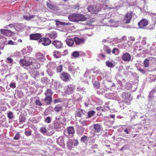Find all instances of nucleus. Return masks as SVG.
<instances>
[{
  "instance_id": "obj_15",
  "label": "nucleus",
  "mask_w": 156,
  "mask_h": 156,
  "mask_svg": "<svg viewBox=\"0 0 156 156\" xmlns=\"http://www.w3.org/2000/svg\"><path fill=\"white\" fill-rule=\"evenodd\" d=\"M30 39L32 40H37L41 37V35L40 34L37 33L30 34Z\"/></svg>"
},
{
  "instance_id": "obj_42",
  "label": "nucleus",
  "mask_w": 156,
  "mask_h": 156,
  "mask_svg": "<svg viewBox=\"0 0 156 156\" xmlns=\"http://www.w3.org/2000/svg\"><path fill=\"white\" fill-rule=\"evenodd\" d=\"M132 87L131 84L129 83H126L125 85V87L126 89L127 90H130L131 89Z\"/></svg>"
},
{
  "instance_id": "obj_55",
  "label": "nucleus",
  "mask_w": 156,
  "mask_h": 156,
  "mask_svg": "<svg viewBox=\"0 0 156 156\" xmlns=\"http://www.w3.org/2000/svg\"><path fill=\"white\" fill-rule=\"evenodd\" d=\"M7 44L9 45H16V43L14 42L13 41H12L10 40L9 41Z\"/></svg>"
},
{
  "instance_id": "obj_5",
  "label": "nucleus",
  "mask_w": 156,
  "mask_h": 156,
  "mask_svg": "<svg viewBox=\"0 0 156 156\" xmlns=\"http://www.w3.org/2000/svg\"><path fill=\"white\" fill-rule=\"evenodd\" d=\"M87 9L89 12L92 14H95L101 10V8L99 5H97L89 6Z\"/></svg>"
},
{
  "instance_id": "obj_33",
  "label": "nucleus",
  "mask_w": 156,
  "mask_h": 156,
  "mask_svg": "<svg viewBox=\"0 0 156 156\" xmlns=\"http://www.w3.org/2000/svg\"><path fill=\"white\" fill-rule=\"evenodd\" d=\"M53 94V93L51 89H47L45 93V97H51V95Z\"/></svg>"
},
{
  "instance_id": "obj_21",
  "label": "nucleus",
  "mask_w": 156,
  "mask_h": 156,
  "mask_svg": "<svg viewBox=\"0 0 156 156\" xmlns=\"http://www.w3.org/2000/svg\"><path fill=\"white\" fill-rule=\"evenodd\" d=\"M72 97L75 101H81L82 98V97L77 93L73 94Z\"/></svg>"
},
{
  "instance_id": "obj_34",
  "label": "nucleus",
  "mask_w": 156,
  "mask_h": 156,
  "mask_svg": "<svg viewBox=\"0 0 156 156\" xmlns=\"http://www.w3.org/2000/svg\"><path fill=\"white\" fill-rule=\"evenodd\" d=\"M106 64L108 67L110 68H113L115 66V65L112 62L109 61H106Z\"/></svg>"
},
{
  "instance_id": "obj_28",
  "label": "nucleus",
  "mask_w": 156,
  "mask_h": 156,
  "mask_svg": "<svg viewBox=\"0 0 156 156\" xmlns=\"http://www.w3.org/2000/svg\"><path fill=\"white\" fill-rule=\"evenodd\" d=\"M67 147L69 149H71L73 147V144L72 140L69 139L67 141Z\"/></svg>"
},
{
  "instance_id": "obj_19",
  "label": "nucleus",
  "mask_w": 156,
  "mask_h": 156,
  "mask_svg": "<svg viewBox=\"0 0 156 156\" xmlns=\"http://www.w3.org/2000/svg\"><path fill=\"white\" fill-rule=\"evenodd\" d=\"M46 36L50 37L51 38L55 39L57 37L58 34L56 32L52 31L50 33L47 34Z\"/></svg>"
},
{
  "instance_id": "obj_10",
  "label": "nucleus",
  "mask_w": 156,
  "mask_h": 156,
  "mask_svg": "<svg viewBox=\"0 0 156 156\" xmlns=\"http://www.w3.org/2000/svg\"><path fill=\"white\" fill-rule=\"evenodd\" d=\"M60 77L63 81H67L70 77L69 74L67 73L63 72L61 74Z\"/></svg>"
},
{
  "instance_id": "obj_24",
  "label": "nucleus",
  "mask_w": 156,
  "mask_h": 156,
  "mask_svg": "<svg viewBox=\"0 0 156 156\" xmlns=\"http://www.w3.org/2000/svg\"><path fill=\"white\" fill-rule=\"evenodd\" d=\"M57 143L61 146H64L65 144L63 140V139L62 137H60L57 140Z\"/></svg>"
},
{
  "instance_id": "obj_54",
  "label": "nucleus",
  "mask_w": 156,
  "mask_h": 156,
  "mask_svg": "<svg viewBox=\"0 0 156 156\" xmlns=\"http://www.w3.org/2000/svg\"><path fill=\"white\" fill-rule=\"evenodd\" d=\"M149 61L147 59H146L144 62V65L145 67H147L149 66Z\"/></svg>"
},
{
  "instance_id": "obj_36",
  "label": "nucleus",
  "mask_w": 156,
  "mask_h": 156,
  "mask_svg": "<svg viewBox=\"0 0 156 156\" xmlns=\"http://www.w3.org/2000/svg\"><path fill=\"white\" fill-rule=\"evenodd\" d=\"M156 91L154 89H152L150 93L149 98L151 100L154 98L153 94L155 93Z\"/></svg>"
},
{
  "instance_id": "obj_1",
  "label": "nucleus",
  "mask_w": 156,
  "mask_h": 156,
  "mask_svg": "<svg viewBox=\"0 0 156 156\" xmlns=\"http://www.w3.org/2000/svg\"><path fill=\"white\" fill-rule=\"evenodd\" d=\"M121 97L123 99V100L120 103V107L122 109H124L126 107L124 105H129L130 104V102L133 98L129 93L125 92L122 93Z\"/></svg>"
},
{
  "instance_id": "obj_44",
  "label": "nucleus",
  "mask_w": 156,
  "mask_h": 156,
  "mask_svg": "<svg viewBox=\"0 0 156 156\" xmlns=\"http://www.w3.org/2000/svg\"><path fill=\"white\" fill-rule=\"evenodd\" d=\"M95 113V111H91L88 112V117L90 118L91 117L93 116L94 115Z\"/></svg>"
},
{
  "instance_id": "obj_51",
  "label": "nucleus",
  "mask_w": 156,
  "mask_h": 156,
  "mask_svg": "<svg viewBox=\"0 0 156 156\" xmlns=\"http://www.w3.org/2000/svg\"><path fill=\"white\" fill-rule=\"evenodd\" d=\"M76 90L77 91H79L82 94H83L84 92V89L83 88L78 87L77 88Z\"/></svg>"
},
{
  "instance_id": "obj_3",
  "label": "nucleus",
  "mask_w": 156,
  "mask_h": 156,
  "mask_svg": "<svg viewBox=\"0 0 156 156\" xmlns=\"http://www.w3.org/2000/svg\"><path fill=\"white\" fill-rule=\"evenodd\" d=\"M75 89V86L74 85L69 84L64 87V93L66 95L71 94L74 92Z\"/></svg>"
},
{
  "instance_id": "obj_29",
  "label": "nucleus",
  "mask_w": 156,
  "mask_h": 156,
  "mask_svg": "<svg viewBox=\"0 0 156 156\" xmlns=\"http://www.w3.org/2000/svg\"><path fill=\"white\" fill-rule=\"evenodd\" d=\"M84 111L82 109H78L76 111V116L79 117H81L84 114Z\"/></svg>"
},
{
  "instance_id": "obj_30",
  "label": "nucleus",
  "mask_w": 156,
  "mask_h": 156,
  "mask_svg": "<svg viewBox=\"0 0 156 156\" xmlns=\"http://www.w3.org/2000/svg\"><path fill=\"white\" fill-rule=\"evenodd\" d=\"M53 56L56 58H59L61 57V55L59 51H55L53 53Z\"/></svg>"
},
{
  "instance_id": "obj_12",
  "label": "nucleus",
  "mask_w": 156,
  "mask_h": 156,
  "mask_svg": "<svg viewBox=\"0 0 156 156\" xmlns=\"http://www.w3.org/2000/svg\"><path fill=\"white\" fill-rule=\"evenodd\" d=\"M52 44L57 48H61L63 46V43L60 41L55 40L53 41Z\"/></svg>"
},
{
  "instance_id": "obj_39",
  "label": "nucleus",
  "mask_w": 156,
  "mask_h": 156,
  "mask_svg": "<svg viewBox=\"0 0 156 156\" xmlns=\"http://www.w3.org/2000/svg\"><path fill=\"white\" fill-rule=\"evenodd\" d=\"M79 55V52L77 51H75L72 54V56L75 58L78 57Z\"/></svg>"
},
{
  "instance_id": "obj_31",
  "label": "nucleus",
  "mask_w": 156,
  "mask_h": 156,
  "mask_svg": "<svg viewBox=\"0 0 156 156\" xmlns=\"http://www.w3.org/2000/svg\"><path fill=\"white\" fill-rule=\"evenodd\" d=\"M67 131L69 134L73 135L75 132V130L73 127H69L67 129Z\"/></svg>"
},
{
  "instance_id": "obj_60",
  "label": "nucleus",
  "mask_w": 156,
  "mask_h": 156,
  "mask_svg": "<svg viewBox=\"0 0 156 156\" xmlns=\"http://www.w3.org/2000/svg\"><path fill=\"white\" fill-rule=\"evenodd\" d=\"M135 40V38L133 37H130V40L128 41H129L130 43L132 44L133 42Z\"/></svg>"
},
{
  "instance_id": "obj_18",
  "label": "nucleus",
  "mask_w": 156,
  "mask_h": 156,
  "mask_svg": "<svg viewBox=\"0 0 156 156\" xmlns=\"http://www.w3.org/2000/svg\"><path fill=\"white\" fill-rule=\"evenodd\" d=\"M94 131L95 132L98 133L101 131V126L98 124H95L93 125Z\"/></svg>"
},
{
  "instance_id": "obj_9",
  "label": "nucleus",
  "mask_w": 156,
  "mask_h": 156,
  "mask_svg": "<svg viewBox=\"0 0 156 156\" xmlns=\"http://www.w3.org/2000/svg\"><path fill=\"white\" fill-rule=\"evenodd\" d=\"M122 59L125 62H129L132 60L133 59L131 58L130 55L128 53H124L122 57Z\"/></svg>"
},
{
  "instance_id": "obj_26",
  "label": "nucleus",
  "mask_w": 156,
  "mask_h": 156,
  "mask_svg": "<svg viewBox=\"0 0 156 156\" xmlns=\"http://www.w3.org/2000/svg\"><path fill=\"white\" fill-rule=\"evenodd\" d=\"M132 44L130 43L129 41H128L127 43L125 42L123 43L122 45H120L122 46H121V48L126 49L129 47L131 46Z\"/></svg>"
},
{
  "instance_id": "obj_38",
  "label": "nucleus",
  "mask_w": 156,
  "mask_h": 156,
  "mask_svg": "<svg viewBox=\"0 0 156 156\" xmlns=\"http://www.w3.org/2000/svg\"><path fill=\"white\" fill-rule=\"evenodd\" d=\"M112 52L113 54L115 55H118L119 53V50L117 48H114L112 50Z\"/></svg>"
},
{
  "instance_id": "obj_58",
  "label": "nucleus",
  "mask_w": 156,
  "mask_h": 156,
  "mask_svg": "<svg viewBox=\"0 0 156 156\" xmlns=\"http://www.w3.org/2000/svg\"><path fill=\"white\" fill-rule=\"evenodd\" d=\"M62 65H60L58 66L57 68V70L58 72H60L62 70Z\"/></svg>"
},
{
  "instance_id": "obj_56",
  "label": "nucleus",
  "mask_w": 156,
  "mask_h": 156,
  "mask_svg": "<svg viewBox=\"0 0 156 156\" xmlns=\"http://www.w3.org/2000/svg\"><path fill=\"white\" fill-rule=\"evenodd\" d=\"M62 108L61 107L56 106L54 108L55 111L56 112H59Z\"/></svg>"
},
{
  "instance_id": "obj_13",
  "label": "nucleus",
  "mask_w": 156,
  "mask_h": 156,
  "mask_svg": "<svg viewBox=\"0 0 156 156\" xmlns=\"http://www.w3.org/2000/svg\"><path fill=\"white\" fill-rule=\"evenodd\" d=\"M0 31L3 35L8 37L11 36L13 34V32L10 30L1 29Z\"/></svg>"
},
{
  "instance_id": "obj_4",
  "label": "nucleus",
  "mask_w": 156,
  "mask_h": 156,
  "mask_svg": "<svg viewBox=\"0 0 156 156\" xmlns=\"http://www.w3.org/2000/svg\"><path fill=\"white\" fill-rule=\"evenodd\" d=\"M34 60L33 58L27 57L23 59L20 60V63L22 66H28L32 64Z\"/></svg>"
},
{
  "instance_id": "obj_6",
  "label": "nucleus",
  "mask_w": 156,
  "mask_h": 156,
  "mask_svg": "<svg viewBox=\"0 0 156 156\" xmlns=\"http://www.w3.org/2000/svg\"><path fill=\"white\" fill-rule=\"evenodd\" d=\"M40 44L44 46H47L51 43V41L48 38L42 37L39 41Z\"/></svg>"
},
{
  "instance_id": "obj_48",
  "label": "nucleus",
  "mask_w": 156,
  "mask_h": 156,
  "mask_svg": "<svg viewBox=\"0 0 156 156\" xmlns=\"http://www.w3.org/2000/svg\"><path fill=\"white\" fill-rule=\"evenodd\" d=\"M124 131L126 134H129L130 133L131 130L129 128H126Z\"/></svg>"
},
{
  "instance_id": "obj_17",
  "label": "nucleus",
  "mask_w": 156,
  "mask_h": 156,
  "mask_svg": "<svg viewBox=\"0 0 156 156\" xmlns=\"http://www.w3.org/2000/svg\"><path fill=\"white\" fill-rule=\"evenodd\" d=\"M74 41L76 45L83 44L85 41L84 40L83 38L75 37L74 38Z\"/></svg>"
},
{
  "instance_id": "obj_49",
  "label": "nucleus",
  "mask_w": 156,
  "mask_h": 156,
  "mask_svg": "<svg viewBox=\"0 0 156 156\" xmlns=\"http://www.w3.org/2000/svg\"><path fill=\"white\" fill-rule=\"evenodd\" d=\"M19 120L21 122H24L25 121V118L23 116H20L19 117Z\"/></svg>"
},
{
  "instance_id": "obj_25",
  "label": "nucleus",
  "mask_w": 156,
  "mask_h": 156,
  "mask_svg": "<svg viewBox=\"0 0 156 156\" xmlns=\"http://www.w3.org/2000/svg\"><path fill=\"white\" fill-rule=\"evenodd\" d=\"M36 57L38 60H39L41 61H43L45 59L43 55L40 53L37 54Z\"/></svg>"
},
{
  "instance_id": "obj_46",
  "label": "nucleus",
  "mask_w": 156,
  "mask_h": 156,
  "mask_svg": "<svg viewBox=\"0 0 156 156\" xmlns=\"http://www.w3.org/2000/svg\"><path fill=\"white\" fill-rule=\"evenodd\" d=\"M81 124L83 126H87L89 124V123H87V121L83 120L81 121Z\"/></svg>"
},
{
  "instance_id": "obj_41",
  "label": "nucleus",
  "mask_w": 156,
  "mask_h": 156,
  "mask_svg": "<svg viewBox=\"0 0 156 156\" xmlns=\"http://www.w3.org/2000/svg\"><path fill=\"white\" fill-rule=\"evenodd\" d=\"M33 74L35 79L37 80V78H38L39 76V72L38 71H35L34 72Z\"/></svg>"
},
{
  "instance_id": "obj_14",
  "label": "nucleus",
  "mask_w": 156,
  "mask_h": 156,
  "mask_svg": "<svg viewBox=\"0 0 156 156\" xmlns=\"http://www.w3.org/2000/svg\"><path fill=\"white\" fill-rule=\"evenodd\" d=\"M92 72L93 73H94V71H93L92 70H87L86 72H85L84 75V77H85L87 79H86V80H88V79H94V77L92 76H91V74L92 73Z\"/></svg>"
},
{
  "instance_id": "obj_27",
  "label": "nucleus",
  "mask_w": 156,
  "mask_h": 156,
  "mask_svg": "<svg viewBox=\"0 0 156 156\" xmlns=\"http://www.w3.org/2000/svg\"><path fill=\"white\" fill-rule=\"evenodd\" d=\"M67 44L69 46H71L73 45L74 43V39L67 38L66 40Z\"/></svg>"
},
{
  "instance_id": "obj_52",
  "label": "nucleus",
  "mask_w": 156,
  "mask_h": 156,
  "mask_svg": "<svg viewBox=\"0 0 156 156\" xmlns=\"http://www.w3.org/2000/svg\"><path fill=\"white\" fill-rule=\"evenodd\" d=\"M8 117L9 119H11L13 118V114L12 112H10L8 114Z\"/></svg>"
},
{
  "instance_id": "obj_23",
  "label": "nucleus",
  "mask_w": 156,
  "mask_h": 156,
  "mask_svg": "<svg viewBox=\"0 0 156 156\" xmlns=\"http://www.w3.org/2000/svg\"><path fill=\"white\" fill-rule=\"evenodd\" d=\"M14 29L17 31H19L23 28V25L20 23L14 24Z\"/></svg>"
},
{
  "instance_id": "obj_63",
  "label": "nucleus",
  "mask_w": 156,
  "mask_h": 156,
  "mask_svg": "<svg viewBox=\"0 0 156 156\" xmlns=\"http://www.w3.org/2000/svg\"><path fill=\"white\" fill-rule=\"evenodd\" d=\"M155 24V22H153V23L152 24H151V25H150L149 28L150 30H152V29H153L154 27V26Z\"/></svg>"
},
{
  "instance_id": "obj_8",
  "label": "nucleus",
  "mask_w": 156,
  "mask_h": 156,
  "mask_svg": "<svg viewBox=\"0 0 156 156\" xmlns=\"http://www.w3.org/2000/svg\"><path fill=\"white\" fill-rule=\"evenodd\" d=\"M103 22L107 26H114L116 22L113 20L109 19H105Z\"/></svg>"
},
{
  "instance_id": "obj_16",
  "label": "nucleus",
  "mask_w": 156,
  "mask_h": 156,
  "mask_svg": "<svg viewBox=\"0 0 156 156\" xmlns=\"http://www.w3.org/2000/svg\"><path fill=\"white\" fill-rule=\"evenodd\" d=\"M91 149L93 150V152L94 153H96L97 154V156H102L103 155L101 153H99V150L98 148V145L97 144H94L92 145L91 146Z\"/></svg>"
},
{
  "instance_id": "obj_22",
  "label": "nucleus",
  "mask_w": 156,
  "mask_h": 156,
  "mask_svg": "<svg viewBox=\"0 0 156 156\" xmlns=\"http://www.w3.org/2000/svg\"><path fill=\"white\" fill-rule=\"evenodd\" d=\"M34 16L30 15L29 13H26L23 15V18L27 20H30L34 17Z\"/></svg>"
},
{
  "instance_id": "obj_40",
  "label": "nucleus",
  "mask_w": 156,
  "mask_h": 156,
  "mask_svg": "<svg viewBox=\"0 0 156 156\" xmlns=\"http://www.w3.org/2000/svg\"><path fill=\"white\" fill-rule=\"evenodd\" d=\"M112 14L111 13H108L105 14V15H103V17L105 18L103 19V21H104L105 19H109V18L111 16Z\"/></svg>"
},
{
  "instance_id": "obj_43",
  "label": "nucleus",
  "mask_w": 156,
  "mask_h": 156,
  "mask_svg": "<svg viewBox=\"0 0 156 156\" xmlns=\"http://www.w3.org/2000/svg\"><path fill=\"white\" fill-rule=\"evenodd\" d=\"M87 137L85 135L83 136L81 138L80 141L81 142L84 143L87 140Z\"/></svg>"
},
{
  "instance_id": "obj_2",
  "label": "nucleus",
  "mask_w": 156,
  "mask_h": 156,
  "mask_svg": "<svg viewBox=\"0 0 156 156\" xmlns=\"http://www.w3.org/2000/svg\"><path fill=\"white\" fill-rule=\"evenodd\" d=\"M68 19L70 21L77 22L85 21L87 18L82 14H73L70 15L68 17Z\"/></svg>"
},
{
  "instance_id": "obj_32",
  "label": "nucleus",
  "mask_w": 156,
  "mask_h": 156,
  "mask_svg": "<svg viewBox=\"0 0 156 156\" xmlns=\"http://www.w3.org/2000/svg\"><path fill=\"white\" fill-rule=\"evenodd\" d=\"M44 101L45 102L47 105L50 104L52 101L51 97H45Z\"/></svg>"
},
{
  "instance_id": "obj_57",
  "label": "nucleus",
  "mask_w": 156,
  "mask_h": 156,
  "mask_svg": "<svg viewBox=\"0 0 156 156\" xmlns=\"http://www.w3.org/2000/svg\"><path fill=\"white\" fill-rule=\"evenodd\" d=\"M62 101V100L60 98L56 99H55L53 101V103H54V104H55L56 103H58V102H61Z\"/></svg>"
},
{
  "instance_id": "obj_47",
  "label": "nucleus",
  "mask_w": 156,
  "mask_h": 156,
  "mask_svg": "<svg viewBox=\"0 0 156 156\" xmlns=\"http://www.w3.org/2000/svg\"><path fill=\"white\" fill-rule=\"evenodd\" d=\"M13 61L12 59L10 58H7L6 60V62L7 63H11L13 62Z\"/></svg>"
},
{
  "instance_id": "obj_64",
  "label": "nucleus",
  "mask_w": 156,
  "mask_h": 156,
  "mask_svg": "<svg viewBox=\"0 0 156 156\" xmlns=\"http://www.w3.org/2000/svg\"><path fill=\"white\" fill-rule=\"evenodd\" d=\"M47 5L48 8L51 9H54V7L50 3H47Z\"/></svg>"
},
{
  "instance_id": "obj_53",
  "label": "nucleus",
  "mask_w": 156,
  "mask_h": 156,
  "mask_svg": "<svg viewBox=\"0 0 156 156\" xmlns=\"http://www.w3.org/2000/svg\"><path fill=\"white\" fill-rule=\"evenodd\" d=\"M73 143V147L75 146H77L78 144V141L76 140H72Z\"/></svg>"
},
{
  "instance_id": "obj_62",
  "label": "nucleus",
  "mask_w": 156,
  "mask_h": 156,
  "mask_svg": "<svg viewBox=\"0 0 156 156\" xmlns=\"http://www.w3.org/2000/svg\"><path fill=\"white\" fill-rule=\"evenodd\" d=\"M146 37H144L142 40L141 43L143 45H145L146 43Z\"/></svg>"
},
{
  "instance_id": "obj_20",
  "label": "nucleus",
  "mask_w": 156,
  "mask_h": 156,
  "mask_svg": "<svg viewBox=\"0 0 156 156\" xmlns=\"http://www.w3.org/2000/svg\"><path fill=\"white\" fill-rule=\"evenodd\" d=\"M77 70H79V67H77L76 68L73 66H69L68 68L69 71L73 74H74L76 71L77 72Z\"/></svg>"
},
{
  "instance_id": "obj_61",
  "label": "nucleus",
  "mask_w": 156,
  "mask_h": 156,
  "mask_svg": "<svg viewBox=\"0 0 156 156\" xmlns=\"http://www.w3.org/2000/svg\"><path fill=\"white\" fill-rule=\"evenodd\" d=\"M14 26H15L14 24H10L6 26L5 27V28H8V27H9V28H12L14 27Z\"/></svg>"
},
{
  "instance_id": "obj_35",
  "label": "nucleus",
  "mask_w": 156,
  "mask_h": 156,
  "mask_svg": "<svg viewBox=\"0 0 156 156\" xmlns=\"http://www.w3.org/2000/svg\"><path fill=\"white\" fill-rule=\"evenodd\" d=\"M6 38L2 35H0V43L5 44L6 41Z\"/></svg>"
},
{
  "instance_id": "obj_59",
  "label": "nucleus",
  "mask_w": 156,
  "mask_h": 156,
  "mask_svg": "<svg viewBox=\"0 0 156 156\" xmlns=\"http://www.w3.org/2000/svg\"><path fill=\"white\" fill-rule=\"evenodd\" d=\"M9 86L10 87L14 89L16 87V83H12L9 84Z\"/></svg>"
},
{
  "instance_id": "obj_11",
  "label": "nucleus",
  "mask_w": 156,
  "mask_h": 156,
  "mask_svg": "<svg viewBox=\"0 0 156 156\" xmlns=\"http://www.w3.org/2000/svg\"><path fill=\"white\" fill-rule=\"evenodd\" d=\"M148 24V20L146 19H143L138 23V25L140 28H144Z\"/></svg>"
},
{
  "instance_id": "obj_37",
  "label": "nucleus",
  "mask_w": 156,
  "mask_h": 156,
  "mask_svg": "<svg viewBox=\"0 0 156 156\" xmlns=\"http://www.w3.org/2000/svg\"><path fill=\"white\" fill-rule=\"evenodd\" d=\"M104 50L108 54H109L111 52V50L110 49L109 47L105 45L104 46Z\"/></svg>"
},
{
  "instance_id": "obj_50",
  "label": "nucleus",
  "mask_w": 156,
  "mask_h": 156,
  "mask_svg": "<svg viewBox=\"0 0 156 156\" xmlns=\"http://www.w3.org/2000/svg\"><path fill=\"white\" fill-rule=\"evenodd\" d=\"M139 44L140 42H136L134 44V47L135 49L137 50L138 49V48L140 46H139Z\"/></svg>"
},
{
  "instance_id": "obj_45",
  "label": "nucleus",
  "mask_w": 156,
  "mask_h": 156,
  "mask_svg": "<svg viewBox=\"0 0 156 156\" xmlns=\"http://www.w3.org/2000/svg\"><path fill=\"white\" fill-rule=\"evenodd\" d=\"M51 118L49 116L47 117L44 119L45 122L47 123H50L51 121Z\"/></svg>"
},
{
  "instance_id": "obj_7",
  "label": "nucleus",
  "mask_w": 156,
  "mask_h": 156,
  "mask_svg": "<svg viewBox=\"0 0 156 156\" xmlns=\"http://www.w3.org/2000/svg\"><path fill=\"white\" fill-rule=\"evenodd\" d=\"M132 12L130 11L127 12L125 15L123 20L124 23H129L132 17Z\"/></svg>"
}]
</instances>
